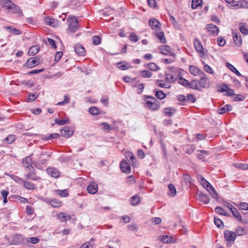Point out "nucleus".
I'll return each instance as SVG.
<instances>
[{"mask_svg": "<svg viewBox=\"0 0 248 248\" xmlns=\"http://www.w3.org/2000/svg\"><path fill=\"white\" fill-rule=\"evenodd\" d=\"M143 106L151 111L158 110L161 106V103L156 98L148 95H144Z\"/></svg>", "mask_w": 248, "mask_h": 248, "instance_id": "nucleus-1", "label": "nucleus"}, {"mask_svg": "<svg viewBox=\"0 0 248 248\" xmlns=\"http://www.w3.org/2000/svg\"><path fill=\"white\" fill-rule=\"evenodd\" d=\"M9 3L10 5H7V10L12 12L13 13L18 14L19 16H23L22 10L15 3H13L10 0H0V3Z\"/></svg>", "mask_w": 248, "mask_h": 248, "instance_id": "nucleus-2", "label": "nucleus"}, {"mask_svg": "<svg viewBox=\"0 0 248 248\" xmlns=\"http://www.w3.org/2000/svg\"><path fill=\"white\" fill-rule=\"evenodd\" d=\"M224 237L227 242L226 246L231 247L236 239V233L234 232L226 230L224 232Z\"/></svg>", "mask_w": 248, "mask_h": 248, "instance_id": "nucleus-3", "label": "nucleus"}, {"mask_svg": "<svg viewBox=\"0 0 248 248\" xmlns=\"http://www.w3.org/2000/svg\"><path fill=\"white\" fill-rule=\"evenodd\" d=\"M27 174L25 175V177L28 180H31L32 181H37L41 180V178L37 176L36 174V170L33 167H30L28 170Z\"/></svg>", "mask_w": 248, "mask_h": 248, "instance_id": "nucleus-4", "label": "nucleus"}, {"mask_svg": "<svg viewBox=\"0 0 248 248\" xmlns=\"http://www.w3.org/2000/svg\"><path fill=\"white\" fill-rule=\"evenodd\" d=\"M68 30L71 32H75L78 29V19L73 18L68 21Z\"/></svg>", "mask_w": 248, "mask_h": 248, "instance_id": "nucleus-5", "label": "nucleus"}, {"mask_svg": "<svg viewBox=\"0 0 248 248\" xmlns=\"http://www.w3.org/2000/svg\"><path fill=\"white\" fill-rule=\"evenodd\" d=\"M160 53L162 55L169 56H175L174 53L171 51V48L168 46H161L159 47Z\"/></svg>", "mask_w": 248, "mask_h": 248, "instance_id": "nucleus-6", "label": "nucleus"}, {"mask_svg": "<svg viewBox=\"0 0 248 248\" xmlns=\"http://www.w3.org/2000/svg\"><path fill=\"white\" fill-rule=\"evenodd\" d=\"M46 172L49 175L53 178H58L60 177L61 172L56 168L49 167L47 168Z\"/></svg>", "mask_w": 248, "mask_h": 248, "instance_id": "nucleus-7", "label": "nucleus"}, {"mask_svg": "<svg viewBox=\"0 0 248 248\" xmlns=\"http://www.w3.org/2000/svg\"><path fill=\"white\" fill-rule=\"evenodd\" d=\"M206 29L210 35L214 36L217 35L219 31L218 28L212 24H207L206 25Z\"/></svg>", "mask_w": 248, "mask_h": 248, "instance_id": "nucleus-8", "label": "nucleus"}, {"mask_svg": "<svg viewBox=\"0 0 248 248\" xmlns=\"http://www.w3.org/2000/svg\"><path fill=\"white\" fill-rule=\"evenodd\" d=\"M188 69L190 73L195 76L204 75L203 71L195 66L190 65L188 66Z\"/></svg>", "mask_w": 248, "mask_h": 248, "instance_id": "nucleus-9", "label": "nucleus"}, {"mask_svg": "<svg viewBox=\"0 0 248 248\" xmlns=\"http://www.w3.org/2000/svg\"><path fill=\"white\" fill-rule=\"evenodd\" d=\"M193 44L197 52L200 55H202L204 56V54L203 51V48L200 40L197 38L194 39L193 41Z\"/></svg>", "mask_w": 248, "mask_h": 248, "instance_id": "nucleus-10", "label": "nucleus"}, {"mask_svg": "<svg viewBox=\"0 0 248 248\" xmlns=\"http://www.w3.org/2000/svg\"><path fill=\"white\" fill-rule=\"evenodd\" d=\"M149 24L152 29L155 31L161 30L160 23L156 19L153 18L149 20Z\"/></svg>", "mask_w": 248, "mask_h": 248, "instance_id": "nucleus-11", "label": "nucleus"}, {"mask_svg": "<svg viewBox=\"0 0 248 248\" xmlns=\"http://www.w3.org/2000/svg\"><path fill=\"white\" fill-rule=\"evenodd\" d=\"M121 170L126 173H129L131 172V166L125 160H123L120 164Z\"/></svg>", "mask_w": 248, "mask_h": 248, "instance_id": "nucleus-12", "label": "nucleus"}, {"mask_svg": "<svg viewBox=\"0 0 248 248\" xmlns=\"http://www.w3.org/2000/svg\"><path fill=\"white\" fill-rule=\"evenodd\" d=\"M62 136L66 138L71 137L73 134V131L70 126H65L61 130Z\"/></svg>", "mask_w": 248, "mask_h": 248, "instance_id": "nucleus-13", "label": "nucleus"}, {"mask_svg": "<svg viewBox=\"0 0 248 248\" xmlns=\"http://www.w3.org/2000/svg\"><path fill=\"white\" fill-rule=\"evenodd\" d=\"M74 50L76 54L79 56H84L86 54L84 47L80 44H76L75 46Z\"/></svg>", "mask_w": 248, "mask_h": 248, "instance_id": "nucleus-14", "label": "nucleus"}, {"mask_svg": "<svg viewBox=\"0 0 248 248\" xmlns=\"http://www.w3.org/2000/svg\"><path fill=\"white\" fill-rule=\"evenodd\" d=\"M22 163L26 171H28L30 167H33L31 165V158L30 156H27L23 158Z\"/></svg>", "mask_w": 248, "mask_h": 248, "instance_id": "nucleus-15", "label": "nucleus"}, {"mask_svg": "<svg viewBox=\"0 0 248 248\" xmlns=\"http://www.w3.org/2000/svg\"><path fill=\"white\" fill-rule=\"evenodd\" d=\"M203 76L201 77L200 79L198 81L200 89H201V88H205L208 86V79L204 75Z\"/></svg>", "mask_w": 248, "mask_h": 248, "instance_id": "nucleus-16", "label": "nucleus"}, {"mask_svg": "<svg viewBox=\"0 0 248 248\" xmlns=\"http://www.w3.org/2000/svg\"><path fill=\"white\" fill-rule=\"evenodd\" d=\"M39 63V60H37L36 57L31 58L27 61L26 65L28 67H33L37 65Z\"/></svg>", "mask_w": 248, "mask_h": 248, "instance_id": "nucleus-17", "label": "nucleus"}, {"mask_svg": "<svg viewBox=\"0 0 248 248\" xmlns=\"http://www.w3.org/2000/svg\"><path fill=\"white\" fill-rule=\"evenodd\" d=\"M116 67L122 70H125L131 67L130 64L125 62H120L116 63Z\"/></svg>", "mask_w": 248, "mask_h": 248, "instance_id": "nucleus-18", "label": "nucleus"}, {"mask_svg": "<svg viewBox=\"0 0 248 248\" xmlns=\"http://www.w3.org/2000/svg\"><path fill=\"white\" fill-rule=\"evenodd\" d=\"M198 200L202 202L204 204H207L210 202L209 196L204 193H199L198 194Z\"/></svg>", "mask_w": 248, "mask_h": 248, "instance_id": "nucleus-19", "label": "nucleus"}, {"mask_svg": "<svg viewBox=\"0 0 248 248\" xmlns=\"http://www.w3.org/2000/svg\"><path fill=\"white\" fill-rule=\"evenodd\" d=\"M24 241V237L21 234H15L13 236V244L15 245H17L23 243Z\"/></svg>", "mask_w": 248, "mask_h": 248, "instance_id": "nucleus-20", "label": "nucleus"}, {"mask_svg": "<svg viewBox=\"0 0 248 248\" xmlns=\"http://www.w3.org/2000/svg\"><path fill=\"white\" fill-rule=\"evenodd\" d=\"M233 40L235 44L237 46L240 47L241 46L242 40L239 33H234L233 34Z\"/></svg>", "mask_w": 248, "mask_h": 248, "instance_id": "nucleus-21", "label": "nucleus"}, {"mask_svg": "<svg viewBox=\"0 0 248 248\" xmlns=\"http://www.w3.org/2000/svg\"><path fill=\"white\" fill-rule=\"evenodd\" d=\"M60 137L58 133L50 134L48 135H41V139L44 140H48L51 139H57Z\"/></svg>", "mask_w": 248, "mask_h": 248, "instance_id": "nucleus-22", "label": "nucleus"}, {"mask_svg": "<svg viewBox=\"0 0 248 248\" xmlns=\"http://www.w3.org/2000/svg\"><path fill=\"white\" fill-rule=\"evenodd\" d=\"M88 192L90 194H95L97 192V185L94 183H91L87 188Z\"/></svg>", "mask_w": 248, "mask_h": 248, "instance_id": "nucleus-23", "label": "nucleus"}, {"mask_svg": "<svg viewBox=\"0 0 248 248\" xmlns=\"http://www.w3.org/2000/svg\"><path fill=\"white\" fill-rule=\"evenodd\" d=\"M57 218L60 220L62 222L69 220L71 218V217L69 214L65 213H60L57 215Z\"/></svg>", "mask_w": 248, "mask_h": 248, "instance_id": "nucleus-24", "label": "nucleus"}, {"mask_svg": "<svg viewBox=\"0 0 248 248\" xmlns=\"http://www.w3.org/2000/svg\"><path fill=\"white\" fill-rule=\"evenodd\" d=\"M155 34L161 43H165L166 42V38L163 31L161 30L155 31Z\"/></svg>", "mask_w": 248, "mask_h": 248, "instance_id": "nucleus-25", "label": "nucleus"}, {"mask_svg": "<svg viewBox=\"0 0 248 248\" xmlns=\"http://www.w3.org/2000/svg\"><path fill=\"white\" fill-rule=\"evenodd\" d=\"M125 157L132 165H135L137 163V159L132 153L130 152L126 153Z\"/></svg>", "mask_w": 248, "mask_h": 248, "instance_id": "nucleus-26", "label": "nucleus"}, {"mask_svg": "<svg viewBox=\"0 0 248 248\" xmlns=\"http://www.w3.org/2000/svg\"><path fill=\"white\" fill-rule=\"evenodd\" d=\"M176 112V109L171 107L166 108L164 109L165 115L168 117H171Z\"/></svg>", "mask_w": 248, "mask_h": 248, "instance_id": "nucleus-27", "label": "nucleus"}, {"mask_svg": "<svg viewBox=\"0 0 248 248\" xmlns=\"http://www.w3.org/2000/svg\"><path fill=\"white\" fill-rule=\"evenodd\" d=\"M22 183L24 184V186L28 190H34L36 188L35 185L31 182L23 180Z\"/></svg>", "mask_w": 248, "mask_h": 248, "instance_id": "nucleus-28", "label": "nucleus"}, {"mask_svg": "<svg viewBox=\"0 0 248 248\" xmlns=\"http://www.w3.org/2000/svg\"><path fill=\"white\" fill-rule=\"evenodd\" d=\"M40 50V47L38 45L32 46L29 49L28 54L31 56H33L36 54Z\"/></svg>", "mask_w": 248, "mask_h": 248, "instance_id": "nucleus-29", "label": "nucleus"}, {"mask_svg": "<svg viewBox=\"0 0 248 248\" xmlns=\"http://www.w3.org/2000/svg\"><path fill=\"white\" fill-rule=\"evenodd\" d=\"M232 110V106L230 105L227 104L225 105L224 107L218 108L217 112L220 114H224L225 112L227 111H229Z\"/></svg>", "mask_w": 248, "mask_h": 248, "instance_id": "nucleus-30", "label": "nucleus"}, {"mask_svg": "<svg viewBox=\"0 0 248 248\" xmlns=\"http://www.w3.org/2000/svg\"><path fill=\"white\" fill-rule=\"evenodd\" d=\"M198 152H200V154L197 155V157L202 161H204L206 155H209V152L205 150H197Z\"/></svg>", "mask_w": 248, "mask_h": 248, "instance_id": "nucleus-31", "label": "nucleus"}, {"mask_svg": "<svg viewBox=\"0 0 248 248\" xmlns=\"http://www.w3.org/2000/svg\"><path fill=\"white\" fill-rule=\"evenodd\" d=\"M100 126H102L101 127V129L103 131H106L107 132H109L110 131L114 129V128L113 127L111 126L109 124H108L107 123H101L100 124Z\"/></svg>", "mask_w": 248, "mask_h": 248, "instance_id": "nucleus-32", "label": "nucleus"}, {"mask_svg": "<svg viewBox=\"0 0 248 248\" xmlns=\"http://www.w3.org/2000/svg\"><path fill=\"white\" fill-rule=\"evenodd\" d=\"M176 79L177 78L172 74H167L165 76V80L167 83H173Z\"/></svg>", "mask_w": 248, "mask_h": 248, "instance_id": "nucleus-33", "label": "nucleus"}, {"mask_svg": "<svg viewBox=\"0 0 248 248\" xmlns=\"http://www.w3.org/2000/svg\"><path fill=\"white\" fill-rule=\"evenodd\" d=\"M201 184L206 189L207 191H209L210 187L213 186L210 183H209L206 179L202 176H201Z\"/></svg>", "mask_w": 248, "mask_h": 248, "instance_id": "nucleus-34", "label": "nucleus"}, {"mask_svg": "<svg viewBox=\"0 0 248 248\" xmlns=\"http://www.w3.org/2000/svg\"><path fill=\"white\" fill-rule=\"evenodd\" d=\"M4 29L9 31L10 32L14 34L18 35L21 33V31L17 29L14 28L13 26H6L4 27Z\"/></svg>", "mask_w": 248, "mask_h": 248, "instance_id": "nucleus-35", "label": "nucleus"}, {"mask_svg": "<svg viewBox=\"0 0 248 248\" xmlns=\"http://www.w3.org/2000/svg\"><path fill=\"white\" fill-rule=\"evenodd\" d=\"M50 205L54 208H58L62 205V202L58 199H53L50 201Z\"/></svg>", "mask_w": 248, "mask_h": 248, "instance_id": "nucleus-36", "label": "nucleus"}, {"mask_svg": "<svg viewBox=\"0 0 248 248\" xmlns=\"http://www.w3.org/2000/svg\"><path fill=\"white\" fill-rule=\"evenodd\" d=\"M189 83H189L188 87V88L192 89L197 90L198 91L201 90V89H200V88H199L198 82L197 80H192L191 81L189 82Z\"/></svg>", "mask_w": 248, "mask_h": 248, "instance_id": "nucleus-37", "label": "nucleus"}, {"mask_svg": "<svg viewBox=\"0 0 248 248\" xmlns=\"http://www.w3.org/2000/svg\"><path fill=\"white\" fill-rule=\"evenodd\" d=\"M227 67L237 76H242L240 72L235 68V67L230 63H226Z\"/></svg>", "mask_w": 248, "mask_h": 248, "instance_id": "nucleus-38", "label": "nucleus"}, {"mask_svg": "<svg viewBox=\"0 0 248 248\" xmlns=\"http://www.w3.org/2000/svg\"><path fill=\"white\" fill-rule=\"evenodd\" d=\"M182 179L186 184H190L191 183L192 178L190 175L186 172L183 174Z\"/></svg>", "mask_w": 248, "mask_h": 248, "instance_id": "nucleus-39", "label": "nucleus"}, {"mask_svg": "<svg viewBox=\"0 0 248 248\" xmlns=\"http://www.w3.org/2000/svg\"><path fill=\"white\" fill-rule=\"evenodd\" d=\"M139 74L143 78H149L152 76V73L148 70H140Z\"/></svg>", "mask_w": 248, "mask_h": 248, "instance_id": "nucleus-40", "label": "nucleus"}, {"mask_svg": "<svg viewBox=\"0 0 248 248\" xmlns=\"http://www.w3.org/2000/svg\"><path fill=\"white\" fill-rule=\"evenodd\" d=\"M177 82L179 84L186 87H188L189 83H190L189 81H188L187 80L182 77H179L177 80Z\"/></svg>", "mask_w": 248, "mask_h": 248, "instance_id": "nucleus-41", "label": "nucleus"}, {"mask_svg": "<svg viewBox=\"0 0 248 248\" xmlns=\"http://www.w3.org/2000/svg\"><path fill=\"white\" fill-rule=\"evenodd\" d=\"M215 211L219 215H223V216H226V217L229 216V214L226 212V211L224 210V209H223L220 206L216 207L215 208Z\"/></svg>", "mask_w": 248, "mask_h": 248, "instance_id": "nucleus-42", "label": "nucleus"}, {"mask_svg": "<svg viewBox=\"0 0 248 248\" xmlns=\"http://www.w3.org/2000/svg\"><path fill=\"white\" fill-rule=\"evenodd\" d=\"M140 197L139 195H136L131 198V203L132 205H136L139 204Z\"/></svg>", "mask_w": 248, "mask_h": 248, "instance_id": "nucleus-43", "label": "nucleus"}, {"mask_svg": "<svg viewBox=\"0 0 248 248\" xmlns=\"http://www.w3.org/2000/svg\"><path fill=\"white\" fill-rule=\"evenodd\" d=\"M44 21L46 24L52 27L55 26V19L54 18H50L49 16H47L45 18Z\"/></svg>", "mask_w": 248, "mask_h": 248, "instance_id": "nucleus-44", "label": "nucleus"}, {"mask_svg": "<svg viewBox=\"0 0 248 248\" xmlns=\"http://www.w3.org/2000/svg\"><path fill=\"white\" fill-rule=\"evenodd\" d=\"M89 112L91 114L93 115H96L100 114L99 109L95 107H92L90 108L89 109Z\"/></svg>", "mask_w": 248, "mask_h": 248, "instance_id": "nucleus-45", "label": "nucleus"}, {"mask_svg": "<svg viewBox=\"0 0 248 248\" xmlns=\"http://www.w3.org/2000/svg\"><path fill=\"white\" fill-rule=\"evenodd\" d=\"M155 96L156 98L161 100L164 99L166 97L167 94L161 91H155Z\"/></svg>", "mask_w": 248, "mask_h": 248, "instance_id": "nucleus-46", "label": "nucleus"}, {"mask_svg": "<svg viewBox=\"0 0 248 248\" xmlns=\"http://www.w3.org/2000/svg\"><path fill=\"white\" fill-rule=\"evenodd\" d=\"M168 188L170 191V193L169 194L170 196L171 197H173L175 195L176 191V188L172 184H169L168 185Z\"/></svg>", "mask_w": 248, "mask_h": 248, "instance_id": "nucleus-47", "label": "nucleus"}, {"mask_svg": "<svg viewBox=\"0 0 248 248\" xmlns=\"http://www.w3.org/2000/svg\"><path fill=\"white\" fill-rule=\"evenodd\" d=\"M202 0H192L191 3V8L193 9H196L198 6L201 5Z\"/></svg>", "mask_w": 248, "mask_h": 248, "instance_id": "nucleus-48", "label": "nucleus"}, {"mask_svg": "<svg viewBox=\"0 0 248 248\" xmlns=\"http://www.w3.org/2000/svg\"><path fill=\"white\" fill-rule=\"evenodd\" d=\"M210 193V195L214 198L217 199L218 198V195L215 188L212 186L210 187L209 191H208Z\"/></svg>", "mask_w": 248, "mask_h": 248, "instance_id": "nucleus-49", "label": "nucleus"}, {"mask_svg": "<svg viewBox=\"0 0 248 248\" xmlns=\"http://www.w3.org/2000/svg\"><path fill=\"white\" fill-rule=\"evenodd\" d=\"M55 122L56 124L59 125H62L66 124H69L70 121L68 119H67L66 120H60L58 119H55Z\"/></svg>", "mask_w": 248, "mask_h": 248, "instance_id": "nucleus-50", "label": "nucleus"}, {"mask_svg": "<svg viewBox=\"0 0 248 248\" xmlns=\"http://www.w3.org/2000/svg\"><path fill=\"white\" fill-rule=\"evenodd\" d=\"M93 43L94 45H98L101 42V38L99 36L95 35L92 38Z\"/></svg>", "mask_w": 248, "mask_h": 248, "instance_id": "nucleus-51", "label": "nucleus"}, {"mask_svg": "<svg viewBox=\"0 0 248 248\" xmlns=\"http://www.w3.org/2000/svg\"><path fill=\"white\" fill-rule=\"evenodd\" d=\"M56 193L59 195L61 197H66L68 196V193L67 189L64 190H56Z\"/></svg>", "mask_w": 248, "mask_h": 248, "instance_id": "nucleus-52", "label": "nucleus"}, {"mask_svg": "<svg viewBox=\"0 0 248 248\" xmlns=\"http://www.w3.org/2000/svg\"><path fill=\"white\" fill-rule=\"evenodd\" d=\"M196 101V98L192 94H188L186 97V102H191L192 103H195Z\"/></svg>", "mask_w": 248, "mask_h": 248, "instance_id": "nucleus-53", "label": "nucleus"}, {"mask_svg": "<svg viewBox=\"0 0 248 248\" xmlns=\"http://www.w3.org/2000/svg\"><path fill=\"white\" fill-rule=\"evenodd\" d=\"M238 206L241 210L246 211L245 214L248 213V203L246 202H240Z\"/></svg>", "mask_w": 248, "mask_h": 248, "instance_id": "nucleus-54", "label": "nucleus"}, {"mask_svg": "<svg viewBox=\"0 0 248 248\" xmlns=\"http://www.w3.org/2000/svg\"><path fill=\"white\" fill-rule=\"evenodd\" d=\"M214 223L218 228H221L223 226V222L222 221L217 217H214Z\"/></svg>", "mask_w": 248, "mask_h": 248, "instance_id": "nucleus-55", "label": "nucleus"}, {"mask_svg": "<svg viewBox=\"0 0 248 248\" xmlns=\"http://www.w3.org/2000/svg\"><path fill=\"white\" fill-rule=\"evenodd\" d=\"M16 140L15 135H9L7 137H6L4 140L6 141L9 144H11L13 142H14Z\"/></svg>", "mask_w": 248, "mask_h": 248, "instance_id": "nucleus-56", "label": "nucleus"}, {"mask_svg": "<svg viewBox=\"0 0 248 248\" xmlns=\"http://www.w3.org/2000/svg\"><path fill=\"white\" fill-rule=\"evenodd\" d=\"M1 194L3 199V203H6L7 202V196L9 194V192L6 190H3L1 191Z\"/></svg>", "mask_w": 248, "mask_h": 248, "instance_id": "nucleus-57", "label": "nucleus"}, {"mask_svg": "<svg viewBox=\"0 0 248 248\" xmlns=\"http://www.w3.org/2000/svg\"><path fill=\"white\" fill-rule=\"evenodd\" d=\"M236 235L241 236L244 234V229L242 227H237L235 230Z\"/></svg>", "mask_w": 248, "mask_h": 248, "instance_id": "nucleus-58", "label": "nucleus"}, {"mask_svg": "<svg viewBox=\"0 0 248 248\" xmlns=\"http://www.w3.org/2000/svg\"><path fill=\"white\" fill-rule=\"evenodd\" d=\"M129 39L131 41L137 42L139 40V37L136 34L131 32L129 35Z\"/></svg>", "mask_w": 248, "mask_h": 248, "instance_id": "nucleus-59", "label": "nucleus"}, {"mask_svg": "<svg viewBox=\"0 0 248 248\" xmlns=\"http://www.w3.org/2000/svg\"><path fill=\"white\" fill-rule=\"evenodd\" d=\"M231 212L234 217H235L236 219H237L239 221H241V217L240 215V213L235 208L234 210H233Z\"/></svg>", "mask_w": 248, "mask_h": 248, "instance_id": "nucleus-60", "label": "nucleus"}, {"mask_svg": "<svg viewBox=\"0 0 248 248\" xmlns=\"http://www.w3.org/2000/svg\"><path fill=\"white\" fill-rule=\"evenodd\" d=\"M148 68L150 70H153V71H156L159 69V68L158 67L157 65L155 63H153V62H151V63H149L148 64Z\"/></svg>", "mask_w": 248, "mask_h": 248, "instance_id": "nucleus-61", "label": "nucleus"}, {"mask_svg": "<svg viewBox=\"0 0 248 248\" xmlns=\"http://www.w3.org/2000/svg\"><path fill=\"white\" fill-rule=\"evenodd\" d=\"M161 241L163 243H170L171 242V239L167 235H163Z\"/></svg>", "mask_w": 248, "mask_h": 248, "instance_id": "nucleus-62", "label": "nucleus"}, {"mask_svg": "<svg viewBox=\"0 0 248 248\" xmlns=\"http://www.w3.org/2000/svg\"><path fill=\"white\" fill-rule=\"evenodd\" d=\"M39 239L35 237H31L28 238L27 242L35 244L39 242Z\"/></svg>", "mask_w": 248, "mask_h": 248, "instance_id": "nucleus-63", "label": "nucleus"}, {"mask_svg": "<svg viewBox=\"0 0 248 248\" xmlns=\"http://www.w3.org/2000/svg\"><path fill=\"white\" fill-rule=\"evenodd\" d=\"M239 30L241 32L244 34H248V28L246 27L245 26H241L239 28Z\"/></svg>", "mask_w": 248, "mask_h": 248, "instance_id": "nucleus-64", "label": "nucleus"}]
</instances>
